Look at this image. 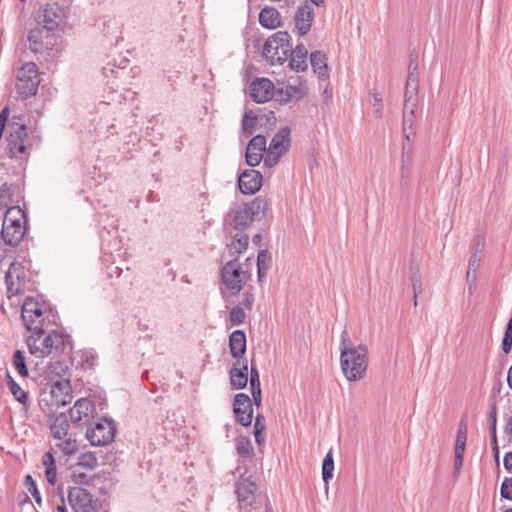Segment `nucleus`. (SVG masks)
<instances>
[{
    "instance_id": "61",
    "label": "nucleus",
    "mask_w": 512,
    "mask_h": 512,
    "mask_svg": "<svg viewBox=\"0 0 512 512\" xmlns=\"http://www.w3.org/2000/svg\"><path fill=\"white\" fill-rule=\"evenodd\" d=\"M414 292V305H417V298L422 293V281L419 283L412 284Z\"/></svg>"
},
{
    "instance_id": "10",
    "label": "nucleus",
    "mask_w": 512,
    "mask_h": 512,
    "mask_svg": "<svg viewBox=\"0 0 512 512\" xmlns=\"http://www.w3.org/2000/svg\"><path fill=\"white\" fill-rule=\"evenodd\" d=\"M86 428L85 436L93 446H105L111 443L115 436V427L112 421L96 417L92 425Z\"/></svg>"
},
{
    "instance_id": "54",
    "label": "nucleus",
    "mask_w": 512,
    "mask_h": 512,
    "mask_svg": "<svg viewBox=\"0 0 512 512\" xmlns=\"http://www.w3.org/2000/svg\"><path fill=\"white\" fill-rule=\"evenodd\" d=\"M10 110L8 106H5L0 112V140L2 139L3 132L6 128L9 119Z\"/></svg>"
},
{
    "instance_id": "37",
    "label": "nucleus",
    "mask_w": 512,
    "mask_h": 512,
    "mask_svg": "<svg viewBox=\"0 0 512 512\" xmlns=\"http://www.w3.org/2000/svg\"><path fill=\"white\" fill-rule=\"evenodd\" d=\"M412 84L415 85V87H419V80H418V56L417 54H411L410 56V62L408 66V76L405 86L412 87Z\"/></svg>"
},
{
    "instance_id": "26",
    "label": "nucleus",
    "mask_w": 512,
    "mask_h": 512,
    "mask_svg": "<svg viewBox=\"0 0 512 512\" xmlns=\"http://www.w3.org/2000/svg\"><path fill=\"white\" fill-rule=\"evenodd\" d=\"M267 141L265 136L256 135L254 136L246 149L245 160H264L263 154L267 153L268 148L266 147Z\"/></svg>"
},
{
    "instance_id": "30",
    "label": "nucleus",
    "mask_w": 512,
    "mask_h": 512,
    "mask_svg": "<svg viewBox=\"0 0 512 512\" xmlns=\"http://www.w3.org/2000/svg\"><path fill=\"white\" fill-rule=\"evenodd\" d=\"M310 63L319 78H328L327 58L321 51H314L310 55Z\"/></svg>"
},
{
    "instance_id": "6",
    "label": "nucleus",
    "mask_w": 512,
    "mask_h": 512,
    "mask_svg": "<svg viewBox=\"0 0 512 512\" xmlns=\"http://www.w3.org/2000/svg\"><path fill=\"white\" fill-rule=\"evenodd\" d=\"M291 52V36L286 31H278L269 37L263 46V56L272 65L283 64Z\"/></svg>"
},
{
    "instance_id": "55",
    "label": "nucleus",
    "mask_w": 512,
    "mask_h": 512,
    "mask_svg": "<svg viewBox=\"0 0 512 512\" xmlns=\"http://www.w3.org/2000/svg\"><path fill=\"white\" fill-rule=\"evenodd\" d=\"M265 428V417L262 414H257L255 417L254 430L264 431Z\"/></svg>"
},
{
    "instance_id": "11",
    "label": "nucleus",
    "mask_w": 512,
    "mask_h": 512,
    "mask_svg": "<svg viewBox=\"0 0 512 512\" xmlns=\"http://www.w3.org/2000/svg\"><path fill=\"white\" fill-rule=\"evenodd\" d=\"M69 415L71 423L77 428H84L89 424L92 425L93 420L97 417L94 401L88 398L78 399L69 410Z\"/></svg>"
},
{
    "instance_id": "62",
    "label": "nucleus",
    "mask_w": 512,
    "mask_h": 512,
    "mask_svg": "<svg viewBox=\"0 0 512 512\" xmlns=\"http://www.w3.org/2000/svg\"><path fill=\"white\" fill-rule=\"evenodd\" d=\"M463 464V456L460 455H454V472L456 474L459 473L461 467Z\"/></svg>"
},
{
    "instance_id": "15",
    "label": "nucleus",
    "mask_w": 512,
    "mask_h": 512,
    "mask_svg": "<svg viewBox=\"0 0 512 512\" xmlns=\"http://www.w3.org/2000/svg\"><path fill=\"white\" fill-rule=\"evenodd\" d=\"M290 128H281L271 139L265 160H279L288 150L291 144Z\"/></svg>"
},
{
    "instance_id": "53",
    "label": "nucleus",
    "mask_w": 512,
    "mask_h": 512,
    "mask_svg": "<svg viewBox=\"0 0 512 512\" xmlns=\"http://www.w3.org/2000/svg\"><path fill=\"white\" fill-rule=\"evenodd\" d=\"M71 480L73 483L78 484V485H81V484L88 485L91 482L92 477L87 475L86 473L72 472Z\"/></svg>"
},
{
    "instance_id": "2",
    "label": "nucleus",
    "mask_w": 512,
    "mask_h": 512,
    "mask_svg": "<svg viewBox=\"0 0 512 512\" xmlns=\"http://www.w3.org/2000/svg\"><path fill=\"white\" fill-rule=\"evenodd\" d=\"M340 366L343 375L350 382L364 378L368 368V348L364 344L354 346L347 329L341 332Z\"/></svg>"
},
{
    "instance_id": "29",
    "label": "nucleus",
    "mask_w": 512,
    "mask_h": 512,
    "mask_svg": "<svg viewBox=\"0 0 512 512\" xmlns=\"http://www.w3.org/2000/svg\"><path fill=\"white\" fill-rule=\"evenodd\" d=\"M249 245V237L244 232H238L234 239L230 244L227 245L228 254L232 258H237L238 256L246 251Z\"/></svg>"
},
{
    "instance_id": "35",
    "label": "nucleus",
    "mask_w": 512,
    "mask_h": 512,
    "mask_svg": "<svg viewBox=\"0 0 512 512\" xmlns=\"http://www.w3.org/2000/svg\"><path fill=\"white\" fill-rule=\"evenodd\" d=\"M271 255L268 250L262 249L258 252L257 255V274L258 281L262 282L263 278L266 276V272L270 267Z\"/></svg>"
},
{
    "instance_id": "24",
    "label": "nucleus",
    "mask_w": 512,
    "mask_h": 512,
    "mask_svg": "<svg viewBox=\"0 0 512 512\" xmlns=\"http://www.w3.org/2000/svg\"><path fill=\"white\" fill-rule=\"evenodd\" d=\"M230 353L236 361L246 359L245 353L247 348L246 334L243 330H235L229 336Z\"/></svg>"
},
{
    "instance_id": "40",
    "label": "nucleus",
    "mask_w": 512,
    "mask_h": 512,
    "mask_svg": "<svg viewBox=\"0 0 512 512\" xmlns=\"http://www.w3.org/2000/svg\"><path fill=\"white\" fill-rule=\"evenodd\" d=\"M98 465V459L94 452H85L81 453L78 457L77 466L86 468V469H94Z\"/></svg>"
},
{
    "instance_id": "52",
    "label": "nucleus",
    "mask_w": 512,
    "mask_h": 512,
    "mask_svg": "<svg viewBox=\"0 0 512 512\" xmlns=\"http://www.w3.org/2000/svg\"><path fill=\"white\" fill-rule=\"evenodd\" d=\"M501 496L507 500H512V478H505L502 482Z\"/></svg>"
},
{
    "instance_id": "44",
    "label": "nucleus",
    "mask_w": 512,
    "mask_h": 512,
    "mask_svg": "<svg viewBox=\"0 0 512 512\" xmlns=\"http://www.w3.org/2000/svg\"><path fill=\"white\" fill-rule=\"evenodd\" d=\"M246 313L242 304L234 306L229 313V320L232 325H240L245 321Z\"/></svg>"
},
{
    "instance_id": "14",
    "label": "nucleus",
    "mask_w": 512,
    "mask_h": 512,
    "mask_svg": "<svg viewBox=\"0 0 512 512\" xmlns=\"http://www.w3.org/2000/svg\"><path fill=\"white\" fill-rule=\"evenodd\" d=\"M68 501L74 512H92L96 510L97 500H94L91 493L82 487H71L68 492Z\"/></svg>"
},
{
    "instance_id": "9",
    "label": "nucleus",
    "mask_w": 512,
    "mask_h": 512,
    "mask_svg": "<svg viewBox=\"0 0 512 512\" xmlns=\"http://www.w3.org/2000/svg\"><path fill=\"white\" fill-rule=\"evenodd\" d=\"M39 83L38 67L35 63L26 62L17 70L15 87L23 98L35 95Z\"/></svg>"
},
{
    "instance_id": "39",
    "label": "nucleus",
    "mask_w": 512,
    "mask_h": 512,
    "mask_svg": "<svg viewBox=\"0 0 512 512\" xmlns=\"http://www.w3.org/2000/svg\"><path fill=\"white\" fill-rule=\"evenodd\" d=\"M334 459L332 451L330 450L323 459L322 463V479L325 483L333 478Z\"/></svg>"
},
{
    "instance_id": "25",
    "label": "nucleus",
    "mask_w": 512,
    "mask_h": 512,
    "mask_svg": "<svg viewBox=\"0 0 512 512\" xmlns=\"http://www.w3.org/2000/svg\"><path fill=\"white\" fill-rule=\"evenodd\" d=\"M48 422L51 434L55 439L62 440L67 436L70 423L65 413L51 415Z\"/></svg>"
},
{
    "instance_id": "22",
    "label": "nucleus",
    "mask_w": 512,
    "mask_h": 512,
    "mask_svg": "<svg viewBox=\"0 0 512 512\" xmlns=\"http://www.w3.org/2000/svg\"><path fill=\"white\" fill-rule=\"evenodd\" d=\"M257 485L250 477H241L236 483V494L242 505H251L255 499Z\"/></svg>"
},
{
    "instance_id": "1",
    "label": "nucleus",
    "mask_w": 512,
    "mask_h": 512,
    "mask_svg": "<svg viewBox=\"0 0 512 512\" xmlns=\"http://www.w3.org/2000/svg\"><path fill=\"white\" fill-rule=\"evenodd\" d=\"M27 230L28 217L19 205L5 210L0 231V263L20 245Z\"/></svg>"
},
{
    "instance_id": "41",
    "label": "nucleus",
    "mask_w": 512,
    "mask_h": 512,
    "mask_svg": "<svg viewBox=\"0 0 512 512\" xmlns=\"http://www.w3.org/2000/svg\"><path fill=\"white\" fill-rule=\"evenodd\" d=\"M236 451L241 457H249L253 452L251 441L246 436L236 438Z\"/></svg>"
},
{
    "instance_id": "64",
    "label": "nucleus",
    "mask_w": 512,
    "mask_h": 512,
    "mask_svg": "<svg viewBox=\"0 0 512 512\" xmlns=\"http://www.w3.org/2000/svg\"><path fill=\"white\" fill-rule=\"evenodd\" d=\"M6 385L7 387L9 388V390L12 388V387H15L18 383L14 380V378L10 375L9 372L6 373Z\"/></svg>"
},
{
    "instance_id": "42",
    "label": "nucleus",
    "mask_w": 512,
    "mask_h": 512,
    "mask_svg": "<svg viewBox=\"0 0 512 512\" xmlns=\"http://www.w3.org/2000/svg\"><path fill=\"white\" fill-rule=\"evenodd\" d=\"M11 394L14 398L23 405L25 411H27L30 405V397L27 391L21 388L19 384L10 389Z\"/></svg>"
},
{
    "instance_id": "17",
    "label": "nucleus",
    "mask_w": 512,
    "mask_h": 512,
    "mask_svg": "<svg viewBox=\"0 0 512 512\" xmlns=\"http://www.w3.org/2000/svg\"><path fill=\"white\" fill-rule=\"evenodd\" d=\"M25 166L23 162H0V182L11 186H22Z\"/></svg>"
},
{
    "instance_id": "21",
    "label": "nucleus",
    "mask_w": 512,
    "mask_h": 512,
    "mask_svg": "<svg viewBox=\"0 0 512 512\" xmlns=\"http://www.w3.org/2000/svg\"><path fill=\"white\" fill-rule=\"evenodd\" d=\"M230 384L234 389H244L248 383V361L247 359L235 361L229 371Z\"/></svg>"
},
{
    "instance_id": "3",
    "label": "nucleus",
    "mask_w": 512,
    "mask_h": 512,
    "mask_svg": "<svg viewBox=\"0 0 512 512\" xmlns=\"http://www.w3.org/2000/svg\"><path fill=\"white\" fill-rule=\"evenodd\" d=\"M21 318L30 335H40L55 329L59 316L55 309L45 303L26 297L21 307Z\"/></svg>"
},
{
    "instance_id": "59",
    "label": "nucleus",
    "mask_w": 512,
    "mask_h": 512,
    "mask_svg": "<svg viewBox=\"0 0 512 512\" xmlns=\"http://www.w3.org/2000/svg\"><path fill=\"white\" fill-rule=\"evenodd\" d=\"M504 467L509 472L512 473V451L507 452L504 456Z\"/></svg>"
},
{
    "instance_id": "13",
    "label": "nucleus",
    "mask_w": 512,
    "mask_h": 512,
    "mask_svg": "<svg viewBox=\"0 0 512 512\" xmlns=\"http://www.w3.org/2000/svg\"><path fill=\"white\" fill-rule=\"evenodd\" d=\"M69 6L56 1L47 2L43 8L42 22L47 31H53L65 23Z\"/></svg>"
},
{
    "instance_id": "31",
    "label": "nucleus",
    "mask_w": 512,
    "mask_h": 512,
    "mask_svg": "<svg viewBox=\"0 0 512 512\" xmlns=\"http://www.w3.org/2000/svg\"><path fill=\"white\" fill-rule=\"evenodd\" d=\"M418 88L414 84H412V87L405 86L403 113H410L411 115L415 113L418 105Z\"/></svg>"
},
{
    "instance_id": "51",
    "label": "nucleus",
    "mask_w": 512,
    "mask_h": 512,
    "mask_svg": "<svg viewBox=\"0 0 512 512\" xmlns=\"http://www.w3.org/2000/svg\"><path fill=\"white\" fill-rule=\"evenodd\" d=\"M467 441V423L465 420H461L458 426L456 443L466 444Z\"/></svg>"
},
{
    "instance_id": "38",
    "label": "nucleus",
    "mask_w": 512,
    "mask_h": 512,
    "mask_svg": "<svg viewBox=\"0 0 512 512\" xmlns=\"http://www.w3.org/2000/svg\"><path fill=\"white\" fill-rule=\"evenodd\" d=\"M12 364L21 377L28 376V368L26 365V359H25L24 352L22 350H16L14 352L13 357H12Z\"/></svg>"
},
{
    "instance_id": "19",
    "label": "nucleus",
    "mask_w": 512,
    "mask_h": 512,
    "mask_svg": "<svg viewBox=\"0 0 512 512\" xmlns=\"http://www.w3.org/2000/svg\"><path fill=\"white\" fill-rule=\"evenodd\" d=\"M251 97L257 103H265L273 98L274 84L268 78H258L251 83Z\"/></svg>"
},
{
    "instance_id": "48",
    "label": "nucleus",
    "mask_w": 512,
    "mask_h": 512,
    "mask_svg": "<svg viewBox=\"0 0 512 512\" xmlns=\"http://www.w3.org/2000/svg\"><path fill=\"white\" fill-rule=\"evenodd\" d=\"M512 349V316L509 318L507 323L504 337L502 340V350L505 354H508Z\"/></svg>"
},
{
    "instance_id": "7",
    "label": "nucleus",
    "mask_w": 512,
    "mask_h": 512,
    "mask_svg": "<svg viewBox=\"0 0 512 512\" xmlns=\"http://www.w3.org/2000/svg\"><path fill=\"white\" fill-rule=\"evenodd\" d=\"M16 120L21 121V117L13 116L11 122L8 124L10 133L7 140L10 157H28L32 146L28 144L27 127L24 123H20Z\"/></svg>"
},
{
    "instance_id": "4",
    "label": "nucleus",
    "mask_w": 512,
    "mask_h": 512,
    "mask_svg": "<svg viewBox=\"0 0 512 512\" xmlns=\"http://www.w3.org/2000/svg\"><path fill=\"white\" fill-rule=\"evenodd\" d=\"M25 342L29 353L36 358L56 357L65 354L70 344V336L63 331L52 329L45 334L29 335Z\"/></svg>"
},
{
    "instance_id": "45",
    "label": "nucleus",
    "mask_w": 512,
    "mask_h": 512,
    "mask_svg": "<svg viewBox=\"0 0 512 512\" xmlns=\"http://www.w3.org/2000/svg\"><path fill=\"white\" fill-rule=\"evenodd\" d=\"M489 432L491 440L497 439V406L492 404L488 413Z\"/></svg>"
},
{
    "instance_id": "60",
    "label": "nucleus",
    "mask_w": 512,
    "mask_h": 512,
    "mask_svg": "<svg viewBox=\"0 0 512 512\" xmlns=\"http://www.w3.org/2000/svg\"><path fill=\"white\" fill-rule=\"evenodd\" d=\"M410 279L412 284L421 282V274L418 268H411Z\"/></svg>"
},
{
    "instance_id": "32",
    "label": "nucleus",
    "mask_w": 512,
    "mask_h": 512,
    "mask_svg": "<svg viewBox=\"0 0 512 512\" xmlns=\"http://www.w3.org/2000/svg\"><path fill=\"white\" fill-rule=\"evenodd\" d=\"M42 464L45 466V476L50 485H55L57 481L56 460L52 452L44 453Z\"/></svg>"
},
{
    "instance_id": "34",
    "label": "nucleus",
    "mask_w": 512,
    "mask_h": 512,
    "mask_svg": "<svg viewBox=\"0 0 512 512\" xmlns=\"http://www.w3.org/2000/svg\"><path fill=\"white\" fill-rule=\"evenodd\" d=\"M29 48L33 53H39L43 50V29L35 27L28 33Z\"/></svg>"
},
{
    "instance_id": "8",
    "label": "nucleus",
    "mask_w": 512,
    "mask_h": 512,
    "mask_svg": "<svg viewBox=\"0 0 512 512\" xmlns=\"http://www.w3.org/2000/svg\"><path fill=\"white\" fill-rule=\"evenodd\" d=\"M250 278L251 272L249 270H244L238 263L237 258L230 259L221 269L222 282L234 295L242 290L243 285Z\"/></svg>"
},
{
    "instance_id": "63",
    "label": "nucleus",
    "mask_w": 512,
    "mask_h": 512,
    "mask_svg": "<svg viewBox=\"0 0 512 512\" xmlns=\"http://www.w3.org/2000/svg\"><path fill=\"white\" fill-rule=\"evenodd\" d=\"M491 444H492L493 456H494L496 462L498 463L499 462V446H498L497 439L491 440Z\"/></svg>"
},
{
    "instance_id": "20",
    "label": "nucleus",
    "mask_w": 512,
    "mask_h": 512,
    "mask_svg": "<svg viewBox=\"0 0 512 512\" xmlns=\"http://www.w3.org/2000/svg\"><path fill=\"white\" fill-rule=\"evenodd\" d=\"M313 19L314 9L311 7V5L305 2L298 7L294 16V22L295 29L299 35H306L310 31Z\"/></svg>"
},
{
    "instance_id": "16",
    "label": "nucleus",
    "mask_w": 512,
    "mask_h": 512,
    "mask_svg": "<svg viewBox=\"0 0 512 512\" xmlns=\"http://www.w3.org/2000/svg\"><path fill=\"white\" fill-rule=\"evenodd\" d=\"M235 420L242 426H250L253 420V404L251 398L245 393L235 395L233 403Z\"/></svg>"
},
{
    "instance_id": "43",
    "label": "nucleus",
    "mask_w": 512,
    "mask_h": 512,
    "mask_svg": "<svg viewBox=\"0 0 512 512\" xmlns=\"http://www.w3.org/2000/svg\"><path fill=\"white\" fill-rule=\"evenodd\" d=\"M369 103H370V106L373 109L374 114L378 118L382 117V114H383V98H382V95L380 93L375 92V91H371L370 92V97H369Z\"/></svg>"
},
{
    "instance_id": "18",
    "label": "nucleus",
    "mask_w": 512,
    "mask_h": 512,
    "mask_svg": "<svg viewBox=\"0 0 512 512\" xmlns=\"http://www.w3.org/2000/svg\"><path fill=\"white\" fill-rule=\"evenodd\" d=\"M262 174L253 169H245L239 176H238V187L241 193L246 195H252L255 194L257 191L260 190L262 186Z\"/></svg>"
},
{
    "instance_id": "33",
    "label": "nucleus",
    "mask_w": 512,
    "mask_h": 512,
    "mask_svg": "<svg viewBox=\"0 0 512 512\" xmlns=\"http://www.w3.org/2000/svg\"><path fill=\"white\" fill-rule=\"evenodd\" d=\"M21 186H11L7 183H2L0 186V208L12 207V203L14 202L13 196L15 190H18Z\"/></svg>"
},
{
    "instance_id": "50",
    "label": "nucleus",
    "mask_w": 512,
    "mask_h": 512,
    "mask_svg": "<svg viewBox=\"0 0 512 512\" xmlns=\"http://www.w3.org/2000/svg\"><path fill=\"white\" fill-rule=\"evenodd\" d=\"M415 113H403V132L407 140L410 139V135L413 134L412 128L414 124Z\"/></svg>"
},
{
    "instance_id": "47",
    "label": "nucleus",
    "mask_w": 512,
    "mask_h": 512,
    "mask_svg": "<svg viewBox=\"0 0 512 512\" xmlns=\"http://www.w3.org/2000/svg\"><path fill=\"white\" fill-rule=\"evenodd\" d=\"M24 484L27 487L28 491L31 493L32 497L36 501L38 505H41L42 498L40 495V492L37 488L36 482L34 481L33 477L31 475L25 476Z\"/></svg>"
},
{
    "instance_id": "57",
    "label": "nucleus",
    "mask_w": 512,
    "mask_h": 512,
    "mask_svg": "<svg viewBox=\"0 0 512 512\" xmlns=\"http://www.w3.org/2000/svg\"><path fill=\"white\" fill-rule=\"evenodd\" d=\"M504 433L508 436L509 441L512 442V415L505 417Z\"/></svg>"
},
{
    "instance_id": "58",
    "label": "nucleus",
    "mask_w": 512,
    "mask_h": 512,
    "mask_svg": "<svg viewBox=\"0 0 512 512\" xmlns=\"http://www.w3.org/2000/svg\"><path fill=\"white\" fill-rule=\"evenodd\" d=\"M248 380L250 382H260L259 371L254 365V360L251 361L250 378H248Z\"/></svg>"
},
{
    "instance_id": "46",
    "label": "nucleus",
    "mask_w": 512,
    "mask_h": 512,
    "mask_svg": "<svg viewBox=\"0 0 512 512\" xmlns=\"http://www.w3.org/2000/svg\"><path fill=\"white\" fill-rule=\"evenodd\" d=\"M56 447H58L64 453V455L67 456L75 454L78 450V444L76 440L71 438L65 439L64 441L57 443Z\"/></svg>"
},
{
    "instance_id": "56",
    "label": "nucleus",
    "mask_w": 512,
    "mask_h": 512,
    "mask_svg": "<svg viewBox=\"0 0 512 512\" xmlns=\"http://www.w3.org/2000/svg\"><path fill=\"white\" fill-rule=\"evenodd\" d=\"M243 297L244 299L241 304H243L247 309L250 310L255 300L254 295L251 292H244Z\"/></svg>"
},
{
    "instance_id": "28",
    "label": "nucleus",
    "mask_w": 512,
    "mask_h": 512,
    "mask_svg": "<svg viewBox=\"0 0 512 512\" xmlns=\"http://www.w3.org/2000/svg\"><path fill=\"white\" fill-rule=\"evenodd\" d=\"M260 24L267 29H275L281 24V16L277 9L265 7L259 14Z\"/></svg>"
},
{
    "instance_id": "12",
    "label": "nucleus",
    "mask_w": 512,
    "mask_h": 512,
    "mask_svg": "<svg viewBox=\"0 0 512 512\" xmlns=\"http://www.w3.org/2000/svg\"><path fill=\"white\" fill-rule=\"evenodd\" d=\"M5 284L8 298L23 294L26 288V272L22 263L12 261L5 273Z\"/></svg>"
},
{
    "instance_id": "49",
    "label": "nucleus",
    "mask_w": 512,
    "mask_h": 512,
    "mask_svg": "<svg viewBox=\"0 0 512 512\" xmlns=\"http://www.w3.org/2000/svg\"><path fill=\"white\" fill-rule=\"evenodd\" d=\"M481 263V250H475L469 259L468 263V271H467V278L469 279L471 273L474 275L476 274L477 270L480 267Z\"/></svg>"
},
{
    "instance_id": "36",
    "label": "nucleus",
    "mask_w": 512,
    "mask_h": 512,
    "mask_svg": "<svg viewBox=\"0 0 512 512\" xmlns=\"http://www.w3.org/2000/svg\"><path fill=\"white\" fill-rule=\"evenodd\" d=\"M259 117L260 115L253 110L245 111L242 119V131L246 136H250L254 133Z\"/></svg>"
},
{
    "instance_id": "23",
    "label": "nucleus",
    "mask_w": 512,
    "mask_h": 512,
    "mask_svg": "<svg viewBox=\"0 0 512 512\" xmlns=\"http://www.w3.org/2000/svg\"><path fill=\"white\" fill-rule=\"evenodd\" d=\"M72 387L69 380H57L51 386V395L57 406H65L71 402Z\"/></svg>"
},
{
    "instance_id": "27",
    "label": "nucleus",
    "mask_w": 512,
    "mask_h": 512,
    "mask_svg": "<svg viewBox=\"0 0 512 512\" xmlns=\"http://www.w3.org/2000/svg\"><path fill=\"white\" fill-rule=\"evenodd\" d=\"M308 51L303 45H297L294 49L291 47L289 52V67L296 72H303L307 69Z\"/></svg>"
},
{
    "instance_id": "5",
    "label": "nucleus",
    "mask_w": 512,
    "mask_h": 512,
    "mask_svg": "<svg viewBox=\"0 0 512 512\" xmlns=\"http://www.w3.org/2000/svg\"><path fill=\"white\" fill-rule=\"evenodd\" d=\"M269 202L265 197H255L251 202L240 206L234 213L233 226L238 232H244L254 221H261L266 217Z\"/></svg>"
}]
</instances>
